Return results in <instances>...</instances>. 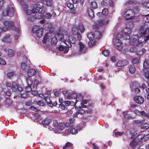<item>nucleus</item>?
Segmentation results:
<instances>
[{
    "label": "nucleus",
    "instance_id": "1",
    "mask_svg": "<svg viewBox=\"0 0 149 149\" xmlns=\"http://www.w3.org/2000/svg\"><path fill=\"white\" fill-rule=\"evenodd\" d=\"M144 29H145V31L141 32L139 39L140 42L142 43L143 44V42H147L149 39V34L145 36L146 34H149V22H145L143 26L140 27V31H143Z\"/></svg>",
    "mask_w": 149,
    "mask_h": 149
},
{
    "label": "nucleus",
    "instance_id": "2",
    "mask_svg": "<svg viewBox=\"0 0 149 149\" xmlns=\"http://www.w3.org/2000/svg\"><path fill=\"white\" fill-rule=\"evenodd\" d=\"M42 1H39L37 2L33 8L32 9V12L33 13H35L36 12H38L40 13H45V10L43 9L44 6Z\"/></svg>",
    "mask_w": 149,
    "mask_h": 149
},
{
    "label": "nucleus",
    "instance_id": "3",
    "mask_svg": "<svg viewBox=\"0 0 149 149\" xmlns=\"http://www.w3.org/2000/svg\"><path fill=\"white\" fill-rule=\"evenodd\" d=\"M4 25L6 27L11 29L12 30L15 31L17 33H19V28H17L14 25V22L11 21L5 20L3 22Z\"/></svg>",
    "mask_w": 149,
    "mask_h": 149
},
{
    "label": "nucleus",
    "instance_id": "4",
    "mask_svg": "<svg viewBox=\"0 0 149 149\" xmlns=\"http://www.w3.org/2000/svg\"><path fill=\"white\" fill-rule=\"evenodd\" d=\"M139 38L137 35H134L131 37L130 39V44L131 45L137 46H141L143 44L140 42Z\"/></svg>",
    "mask_w": 149,
    "mask_h": 149
},
{
    "label": "nucleus",
    "instance_id": "5",
    "mask_svg": "<svg viewBox=\"0 0 149 149\" xmlns=\"http://www.w3.org/2000/svg\"><path fill=\"white\" fill-rule=\"evenodd\" d=\"M32 31L33 33H36L37 36L40 38L42 36L43 33V29L40 28L39 26L36 25L32 29Z\"/></svg>",
    "mask_w": 149,
    "mask_h": 149
},
{
    "label": "nucleus",
    "instance_id": "6",
    "mask_svg": "<svg viewBox=\"0 0 149 149\" xmlns=\"http://www.w3.org/2000/svg\"><path fill=\"white\" fill-rule=\"evenodd\" d=\"M44 13H37L36 12L33 15L28 17L27 19L28 21L31 22H33L36 19H41L42 17V14Z\"/></svg>",
    "mask_w": 149,
    "mask_h": 149
},
{
    "label": "nucleus",
    "instance_id": "7",
    "mask_svg": "<svg viewBox=\"0 0 149 149\" xmlns=\"http://www.w3.org/2000/svg\"><path fill=\"white\" fill-rule=\"evenodd\" d=\"M135 15V12L134 10L132 9L129 10L125 12L124 17L126 19L128 20L133 18Z\"/></svg>",
    "mask_w": 149,
    "mask_h": 149
},
{
    "label": "nucleus",
    "instance_id": "8",
    "mask_svg": "<svg viewBox=\"0 0 149 149\" xmlns=\"http://www.w3.org/2000/svg\"><path fill=\"white\" fill-rule=\"evenodd\" d=\"M78 44L79 48L78 50L79 53L81 54L86 53L88 51V48L81 42H78Z\"/></svg>",
    "mask_w": 149,
    "mask_h": 149
},
{
    "label": "nucleus",
    "instance_id": "9",
    "mask_svg": "<svg viewBox=\"0 0 149 149\" xmlns=\"http://www.w3.org/2000/svg\"><path fill=\"white\" fill-rule=\"evenodd\" d=\"M109 20L108 19H103L101 20H98L97 22V24L93 25V26L94 29H98L99 26H103L104 25H107L108 24Z\"/></svg>",
    "mask_w": 149,
    "mask_h": 149
},
{
    "label": "nucleus",
    "instance_id": "10",
    "mask_svg": "<svg viewBox=\"0 0 149 149\" xmlns=\"http://www.w3.org/2000/svg\"><path fill=\"white\" fill-rule=\"evenodd\" d=\"M14 10L13 7L8 8L5 11L3 12V16H8L10 17H12L14 14Z\"/></svg>",
    "mask_w": 149,
    "mask_h": 149
},
{
    "label": "nucleus",
    "instance_id": "11",
    "mask_svg": "<svg viewBox=\"0 0 149 149\" xmlns=\"http://www.w3.org/2000/svg\"><path fill=\"white\" fill-rule=\"evenodd\" d=\"M138 123L141 124L140 127L142 129H147L149 128V123L146 122L145 120L138 121Z\"/></svg>",
    "mask_w": 149,
    "mask_h": 149
},
{
    "label": "nucleus",
    "instance_id": "12",
    "mask_svg": "<svg viewBox=\"0 0 149 149\" xmlns=\"http://www.w3.org/2000/svg\"><path fill=\"white\" fill-rule=\"evenodd\" d=\"M45 100L47 103V104L52 107L54 106H56L57 104V102L56 101L54 102L53 103L52 101L50 100V98L49 97L47 96L45 97Z\"/></svg>",
    "mask_w": 149,
    "mask_h": 149
},
{
    "label": "nucleus",
    "instance_id": "13",
    "mask_svg": "<svg viewBox=\"0 0 149 149\" xmlns=\"http://www.w3.org/2000/svg\"><path fill=\"white\" fill-rule=\"evenodd\" d=\"M139 136H136L130 142V146L132 147H134L137 145V143L139 141Z\"/></svg>",
    "mask_w": 149,
    "mask_h": 149
},
{
    "label": "nucleus",
    "instance_id": "14",
    "mask_svg": "<svg viewBox=\"0 0 149 149\" xmlns=\"http://www.w3.org/2000/svg\"><path fill=\"white\" fill-rule=\"evenodd\" d=\"M134 101L138 104H142L144 101V98L140 96H136L134 97Z\"/></svg>",
    "mask_w": 149,
    "mask_h": 149
},
{
    "label": "nucleus",
    "instance_id": "15",
    "mask_svg": "<svg viewBox=\"0 0 149 149\" xmlns=\"http://www.w3.org/2000/svg\"><path fill=\"white\" fill-rule=\"evenodd\" d=\"M129 31L127 32L124 30V31L122 34V37L125 40H129L130 39L129 34L131 33V30L130 29H128Z\"/></svg>",
    "mask_w": 149,
    "mask_h": 149
},
{
    "label": "nucleus",
    "instance_id": "16",
    "mask_svg": "<svg viewBox=\"0 0 149 149\" xmlns=\"http://www.w3.org/2000/svg\"><path fill=\"white\" fill-rule=\"evenodd\" d=\"M137 136H139V141L143 142L147 141L149 139V134H147L145 135L141 134L138 135Z\"/></svg>",
    "mask_w": 149,
    "mask_h": 149
},
{
    "label": "nucleus",
    "instance_id": "17",
    "mask_svg": "<svg viewBox=\"0 0 149 149\" xmlns=\"http://www.w3.org/2000/svg\"><path fill=\"white\" fill-rule=\"evenodd\" d=\"M87 37L91 42V44L93 45L95 43V41H94V39L95 38V35L94 33L90 32L87 34Z\"/></svg>",
    "mask_w": 149,
    "mask_h": 149
},
{
    "label": "nucleus",
    "instance_id": "18",
    "mask_svg": "<svg viewBox=\"0 0 149 149\" xmlns=\"http://www.w3.org/2000/svg\"><path fill=\"white\" fill-rule=\"evenodd\" d=\"M10 35L9 34H6L2 39V41L7 43L10 42H11V39L10 38Z\"/></svg>",
    "mask_w": 149,
    "mask_h": 149
},
{
    "label": "nucleus",
    "instance_id": "19",
    "mask_svg": "<svg viewBox=\"0 0 149 149\" xmlns=\"http://www.w3.org/2000/svg\"><path fill=\"white\" fill-rule=\"evenodd\" d=\"M76 42V39L75 38L72 36H70L69 37L68 40L65 43L67 42L68 44L69 45H71V44H74Z\"/></svg>",
    "mask_w": 149,
    "mask_h": 149
},
{
    "label": "nucleus",
    "instance_id": "20",
    "mask_svg": "<svg viewBox=\"0 0 149 149\" xmlns=\"http://www.w3.org/2000/svg\"><path fill=\"white\" fill-rule=\"evenodd\" d=\"M79 33L78 26L75 25H73L72 29V33L74 36L76 35Z\"/></svg>",
    "mask_w": 149,
    "mask_h": 149
},
{
    "label": "nucleus",
    "instance_id": "21",
    "mask_svg": "<svg viewBox=\"0 0 149 149\" xmlns=\"http://www.w3.org/2000/svg\"><path fill=\"white\" fill-rule=\"evenodd\" d=\"M67 6L70 10L72 13L75 14L76 13V10L74 9V4L71 3H68L67 4Z\"/></svg>",
    "mask_w": 149,
    "mask_h": 149
},
{
    "label": "nucleus",
    "instance_id": "22",
    "mask_svg": "<svg viewBox=\"0 0 149 149\" xmlns=\"http://www.w3.org/2000/svg\"><path fill=\"white\" fill-rule=\"evenodd\" d=\"M36 74V71L35 69H31L28 70L27 72V74L28 77H32Z\"/></svg>",
    "mask_w": 149,
    "mask_h": 149
},
{
    "label": "nucleus",
    "instance_id": "23",
    "mask_svg": "<svg viewBox=\"0 0 149 149\" xmlns=\"http://www.w3.org/2000/svg\"><path fill=\"white\" fill-rule=\"evenodd\" d=\"M95 38V39H99L102 36V34L99 31H96L94 33Z\"/></svg>",
    "mask_w": 149,
    "mask_h": 149
},
{
    "label": "nucleus",
    "instance_id": "24",
    "mask_svg": "<svg viewBox=\"0 0 149 149\" xmlns=\"http://www.w3.org/2000/svg\"><path fill=\"white\" fill-rule=\"evenodd\" d=\"M126 64L127 63L126 60L120 61H118L117 63V65L118 67H123L126 65Z\"/></svg>",
    "mask_w": 149,
    "mask_h": 149
},
{
    "label": "nucleus",
    "instance_id": "25",
    "mask_svg": "<svg viewBox=\"0 0 149 149\" xmlns=\"http://www.w3.org/2000/svg\"><path fill=\"white\" fill-rule=\"evenodd\" d=\"M129 70L130 74H134L136 71V68L135 65L133 64L131 65L129 67Z\"/></svg>",
    "mask_w": 149,
    "mask_h": 149
},
{
    "label": "nucleus",
    "instance_id": "26",
    "mask_svg": "<svg viewBox=\"0 0 149 149\" xmlns=\"http://www.w3.org/2000/svg\"><path fill=\"white\" fill-rule=\"evenodd\" d=\"M43 2H45L46 5L47 6L52 7L53 6V0H41Z\"/></svg>",
    "mask_w": 149,
    "mask_h": 149
},
{
    "label": "nucleus",
    "instance_id": "27",
    "mask_svg": "<svg viewBox=\"0 0 149 149\" xmlns=\"http://www.w3.org/2000/svg\"><path fill=\"white\" fill-rule=\"evenodd\" d=\"M73 144L69 142H66L65 145L63 147V149H70V148L72 147Z\"/></svg>",
    "mask_w": 149,
    "mask_h": 149
},
{
    "label": "nucleus",
    "instance_id": "28",
    "mask_svg": "<svg viewBox=\"0 0 149 149\" xmlns=\"http://www.w3.org/2000/svg\"><path fill=\"white\" fill-rule=\"evenodd\" d=\"M65 125L64 123H59L57 129L62 130L65 128Z\"/></svg>",
    "mask_w": 149,
    "mask_h": 149
},
{
    "label": "nucleus",
    "instance_id": "29",
    "mask_svg": "<svg viewBox=\"0 0 149 149\" xmlns=\"http://www.w3.org/2000/svg\"><path fill=\"white\" fill-rule=\"evenodd\" d=\"M17 85L16 82H12L11 88L13 91L15 92L17 90Z\"/></svg>",
    "mask_w": 149,
    "mask_h": 149
},
{
    "label": "nucleus",
    "instance_id": "30",
    "mask_svg": "<svg viewBox=\"0 0 149 149\" xmlns=\"http://www.w3.org/2000/svg\"><path fill=\"white\" fill-rule=\"evenodd\" d=\"M15 52L14 50L11 49H8V56L10 57H12L15 54Z\"/></svg>",
    "mask_w": 149,
    "mask_h": 149
},
{
    "label": "nucleus",
    "instance_id": "31",
    "mask_svg": "<svg viewBox=\"0 0 149 149\" xmlns=\"http://www.w3.org/2000/svg\"><path fill=\"white\" fill-rule=\"evenodd\" d=\"M88 13L89 17L93 19L94 17V13L92 9L91 8L88 10Z\"/></svg>",
    "mask_w": 149,
    "mask_h": 149
},
{
    "label": "nucleus",
    "instance_id": "32",
    "mask_svg": "<svg viewBox=\"0 0 149 149\" xmlns=\"http://www.w3.org/2000/svg\"><path fill=\"white\" fill-rule=\"evenodd\" d=\"M143 67L144 69H146L149 68V61L148 60H145L144 62Z\"/></svg>",
    "mask_w": 149,
    "mask_h": 149
},
{
    "label": "nucleus",
    "instance_id": "33",
    "mask_svg": "<svg viewBox=\"0 0 149 149\" xmlns=\"http://www.w3.org/2000/svg\"><path fill=\"white\" fill-rule=\"evenodd\" d=\"M30 77H28L26 78V82L28 85H31L33 84V81Z\"/></svg>",
    "mask_w": 149,
    "mask_h": 149
},
{
    "label": "nucleus",
    "instance_id": "34",
    "mask_svg": "<svg viewBox=\"0 0 149 149\" xmlns=\"http://www.w3.org/2000/svg\"><path fill=\"white\" fill-rule=\"evenodd\" d=\"M77 111H78L79 113L81 115H84L86 113L85 111L82 109L81 107H79L77 109Z\"/></svg>",
    "mask_w": 149,
    "mask_h": 149
},
{
    "label": "nucleus",
    "instance_id": "35",
    "mask_svg": "<svg viewBox=\"0 0 149 149\" xmlns=\"http://www.w3.org/2000/svg\"><path fill=\"white\" fill-rule=\"evenodd\" d=\"M49 33L46 34L43 38V40L42 41V43L43 44L46 43L47 41H48V40H49Z\"/></svg>",
    "mask_w": 149,
    "mask_h": 149
},
{
    "label": "nucleus",
    "instance_id": "36",
    "mask_svg": "<svg viewBox=\"0 0 149 149\" xmlns=\"http://www.w3.org/2000/svg\"><path fill=\"white\" fill-rule=\"evenodd\" d=\"M78 28L80 30L81 33H83L85 31V29L84 26L82 24H80L78 26Z\"/></svg>",
    "mask_w": 149,
    "mask_h": 149
},
{
    "label": "nucleus",
    "instance_id": "37",
    "mask_svg": "<svg viewBox=\"0 0 149 149\" xmlns=\"http://www.w3.org/2000/svg\"><path fill=\"white\" fill-rule=\"evenodd\" d=\"M73 99H76L77 97V95L76 93H72L71 95H68L67 96V99H69L70 97Z\"/></svg>",
    "mask_w": 149,
    "mask_h": 149
},
{
    "label": "nucleus",
    "instance_id": "38",
    "mask_svg": "<svg viewBox=\"0 0 149 149\" xmlns=\"http://www.w3.org/2000/svg\"><path fill=\"white\" fill-rule=\"evenodd\" d=\"M109 0H102L101 2V4L103 7H105L108 5V2Z\"/></svg>",
    "mask_w": 149,
    "mask_h": 149
},
{
    "label": "nucleus",
    "instance_id": "39",
    "mask_svg": "<svg viewBox=\"0 0 149 149\" xmlns=\"http://www.w3.org/2000/svg\"><path fill=\"white\" fill-rule=\"evenodd\" d=\"M57 42V39L56 37H53L51 40V44L52 45H56Z\"/></svg>",
    "mask_w": 149,
    "mask_h": 149
},
{
    "label": "nucleus",
    "instance_id": "40",
    "mask_svg": "<svg viewBox=\"0 0 149 149\" xmlns=\"http://www.w3.org/2000/svg\"><path fill=\"white\" fill-rule=\"evenodd\" d=\"M146 49L144 48H143L141 50H139L137 51L136 54L138 55H140L143 54L146 52Z\"/></svg>",
    "mask_w": 149,
    "mask_h": 149
},
{
    "label": "nucleus",
    "instance_id": "41",
    "mask_svg": "<svg viewBox=\"0 0 149 149\" xmlns=\"http://www.w3.org/2000/svg\"><path fill=\"white\" fill-rule=\"evenodd\" d=\"M65 44H66V46L65 47V50L64 52V53L65 54L67 53L69 50V48L71 47L72 46L71 45H69L67 43H65Z\"/></svg>",
    "mask_w": 149,
    "mask_h": 149
},
{
    "label": "nucleus",
    "instance_id": "42",
    "mask_svg": "<svg viewBox=\"0 0 149 149\" xmlns=\"http://www.w3.org/2000/svg\"><path fill=\"white\" fill-rule=\"evenodd\" d=\"M58 39L61 41L63 40H64V36L62 34L58 33L57 35Z\"/></svg>",
    "mask_w": 149,
    "mask_h": 149
},
{
    "label": "nucleus",
    "instance_id": "43",
    "mask_svg": "<svg viewBox=\"0 0 149 149\" xmlns=\"http://www.w3.org/2000/svg\"><path fill=\"white\" fill-rule=\"evenodd\" d=\"M125 134L124 132H116L115 133V136L117 137L119 136H121Z\"/></svg>",
    "mask_w": 149,
    "mask_h": 149
},
{
    "label": "nucleus",
    "instance_id": "44",
    "mask_svg": "<svg viewBox=\"0 0 149 149\" xmlns=\"http://www.w3.org/2000/svg\"><path fill=\"white\" fill-rule=\"evenodd\" d=\"M102 13L103 15H107L108 14V10L107 8H104L102 10Z\"/></svg>",
    "mask_w": 149,
    "mask_h": 149
},
{
    "label": "nucleus",
    "instance_id": "45",
    "mask_svg": "<svg viewBox=\"0 0 149 149\" xmlns=\"http://www.w3.org/2000/svg\"><path fill=\"white\" fill-rule=\"evenodd\" d=\"M32 90V89L31 85H28L25 88V91L27 93L30 92Z\"/></svg>",
    "mask_w": 149,
    "mask_h": 149
},
{
    "label": "nucleus",
    "instance_id": "46",
    "mask_svg": "<svg viewBox=\"0 0 149 149\" xmlns=\"http://www.w3.org/2000/svg\"><path fill=\"white\" fill-rule=\"evenodd\" d=\"M102 53L105 56L108 57L109 55L110 52L108 50H105L102 52Z\"/></svg>",
    "mask_w": 149,
    "mask_h": 149
},
{
    "label": "nucleus",
    "instance_id": "47",
    "mask_svg": "<svg viewBox=\"0 0 149 149\" xmlns=\"http://www.w3.org/2000/svg\"><path fill=\"white\" fill-rule=\"evenodd\" d=\"M91 5L93 9H96L97 7V5L95 1H92L91 2Z\"/></svg>",
    "mask_w": 149,
    "mask_h": 149
},
{
    "label": "nucleus",
    "instance_id": "48",
    "mask_svg": "<svg viewBox=\"0 0 149 149\" xmlns=\"http://www.w3.org/2000/svg\"><path fill=\"white\" fill-rule=\"evenodd\" d=\"M124 117L125 119L128 120L131 119H132L133 118V117L131 116L130 115H129L127 113H126L124 115Z\"/></svg>",
    "mask_w": 149,
    "mask_h": 149
},
{
    "label": "nucleus",
    "instance_id": "49",
    "mask_svg": "<svg viewBox=\"0 0 149 149\" xmlns=\"http://www.w3.org/2000/svg\"><path fill=\"white\" fill-rule=\"evenodd\" d=\"M29 109L36 112L38 111H39V109H38L37 108L34 107V106H31L29 108Z\"/></svg>",
    "mask_w": 149,
    "mask_h": 149
},
{
    "label": "nucleus",
    "instance_id": "50",
    "mask_svg": "<svg viewBox=\"0 0 149 149\" xmlns=\"http://www.w3.org/2000/svg\"><path fill=\"white\" fill-rule=\"evenodd\" d=\"M119 44L120 45H117L116 46V48L119 51L123 49V46L122 45V42L121 41H120Z\"/></svg>",
    "mask_w": 149,
    "mask_h": 149
},
{
    "label": "nucleus",
    "instance_id": "51",
    "mask_svg": "<svg viewBox=\"0 0 149 149\" xmlns=\"http://www.w3.org/2000/svg\"><path fill=\"white\" fill-rule=\"evenodd\" d=\"M136 132L134 130L130 131V134L131 135V139L133 138L135 136Z\"/></svg>",
    "mask_w": 149,
    "mask_h": 149
},
{
    "label": "nucleus",
    "instance_id": "52",
    "mask_svg": "<svg viewBox=\"0 0 149 149\" xmlns=\"http://www.w3.org/2000/svg\"><path fill=\"white\" fill-rule=\"evenodd\" d=\"M139 58H134L132 59V63L133 64H135L137 63L139 61Z\"/></svg>",
    "mask_w": 149,
    "mask_h": 149
},
{
    "label": "nucleus",
    "instance_id": "53",
    "mask_svg": "<svg viewBox=\"0 0 149 149\" xmlns=\"http://www.w3.org/2000/svg\"><path fill=\"white\" fill-rule=\"evenodd\" d=\"M42 124L44 125H48L49 124V121L48 120L45 119L42 121Z\"/></svg>",
    "mask_w": 149,
    "mask_h": 149
},
{
    "label": "nucleus",
    "instance_id": "54",
    "mask_svg": "<svg viewBox=\"0 0 149 149\" xmlns=\"http://www.w3.org/2000/svg\"><path fill=\"white\" fill-rule=\"evenodd\" d=\"M130 51L132 52H136L137 51V49L135 47H133L130 48Z\"/></svg>",
    "mask_w": 149,
    "mask_h": 149
},
{
    "label": "nucleus",
    "instance_id": "55",
    "mask_svg": "<svg viewBox=\"0 0 149 149\" xmlns=\"http://www.w3.org/2000/svg\"><path fill=\"white\" fill-rule=\"evenodd\" d=\"M52 16V14L49 13H47L44 15L46 19H50L51 18Z\"/></svg>",
    "mask_w": 149,
    "mask_h": 149
},
{
    "label": "nucleus",
    "instance_id": "56",
    "mask_svg": "<svg viewBox=\"0 0 149 149\" xmlns=\"http://www.w3.org/2000/svg\"><path fill=\"white\" fill-rule=\"evenodd\" d=\"M58 125V123L57 120H55L53 121V126L56 127V129H57Z\"/></svg>",
    "mask_w": 149,
    "mask_h": 149
},
{
    "label": "nucleus",
    "instance_id": "57",
    "mask_svg": "<svg viewBox=\"0 0 149 149\" xmlns=\"http://www.w3.org/2000/svg\"><path fill=\"white\" fill-rule=\"evenodd\" d=\"M14 74L15 73L14 72H11L8 73L7 74V76L8 78H10L14 75Z\"/></svg>",
    "mask_w": 149,
    "mask_h": 149
},
{
    "label": "nucleus",
    "instance_id": "58",
    "mask_svg": "<svg viewBox=\"0 0 149 149\" xmlns=\"http://www.w3.org/2000/svg\"><path fill=\"white\" fill-rule=\"evenodd\" d=\"M142 5L147 8H149V2H146L142 3Z\"/></svg>",
    "mask_w": 149,
    "mask_h": 149
},
{
    "label": "nucleus",
    "instance_id": "59",
    "mask_svg": "<svg viewBox=\"0 0 149 149\" xmlns=\"http://www.w3.org/2000/svg\"><path fill=\"white\" fill-rule=\"evenodd\" d=\"M38 104L41 106H45V102H43L42 100H39L38 102Z\"/></svg>",
    "mask_w": 149,
    "mask_h": 149
},
{
    "label": "nucleus",
    "instance_id": "60",
    "mask_svg": "<svg viewBox=\"0 0 149 149\" xmlns=\"http://www.w3.org/2000/svg\"><path fill=\"white\" fill-rule=\"evenodd\" d=\"M70 132L72 134H74L77 132V130L74 128H72L70 130Z\"/></svg>",
    "mask_w": 149,
    "mask_h": 149
},
{
    "label": "nucleus",
    "instance_id": "61",
    "mask_svg": "<svg viewBox=\"0 0 149 149\" xmlns=\"http://www.w3.org/2000/svg\"><path fill=\"white\" fill-rule=\"evenodd\" d=\"M24 12H25L26 15H30L32 13H33L32 12V10H28V9L26 10Z\"/></svg>",
    "mask_w": 149,
    "mask_h": 149
},
{
    "label": "nucleus",
    "instance_id": "62",
    "mask_svg": "<svg viewBox=\"0 0 149 149\" xmlns=\"http://www.w3.org/2000/svg\"><path fill=\"white\" fill-rule=\"evenodd\" d=\"M140 115H141L143 117L144 116L145 117H147V113H146L144 111H141Z\"/></svg>",
    "mask_w": 149,
    "mask_h": 149
},
{
    "label": "nucleus",
    "instance_id": "63",
    "mask_svg": "<svg viewBox=\"0 0 149 149\" xmlns=\"http://www.w3.org/2000/svg\"><path fill=\"white\" fill-rule=\"evenodd\" d=\"M134 10L136 12H138L140 10V7L138 6H136L134 7Z\"/></svg>",
    "mask_w": 149,
    "mask_h": 149
},
{
    "label": "nucleus",
    "instance_id": "64",
    "mask_svg": "<svg viewBox=\"0 0 149 149\" xmlns=\"http://www.w3.org/2000/svg\"><path fill=\"white\" fill-rule=\"evenodd\" d=\"M0 64L5 65L6 64V62L4 59L0 58Z\"/></svg>",
    "mask_w": 149,
    "mask_h": 149
}]
</instances>
